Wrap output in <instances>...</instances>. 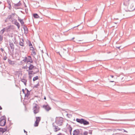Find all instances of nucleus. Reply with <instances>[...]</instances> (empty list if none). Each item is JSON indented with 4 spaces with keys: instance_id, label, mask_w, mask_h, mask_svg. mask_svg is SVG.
Returning a JSON list of instances; mask_svg holds the SVG:
<instances>
[{
    "instance_id": "1",
    "label": "nucleus",
    "mask_w": 135,
    "mask_h": 135,
    "mask_svg": "<svg viewBox=\"0 0 135 135\" xmlns=\"http://www.w3.org/2000/svg\"><path fill=\"white\" fill-rule=\"evenodd\" d=\"M33 110L34 114H36L39 112L40 110V107L36 104H33Z\"/></svg>"
},
{
    "instance_id": "2",
    "label": "nucleus",
    "mask_w": 135,
    "mask_h": 135,
    "mask_svg": "<svg viewBox=\"0 0 135 135\" xmlns=\"http://www.w3.org/2000/svg\"><path fill=\"white\" fill-rule=\"evenodd\" d=\"M63 122V118L59 117L56 118L55 120V123L58 126H61L62 125Z\"/></svg>"
},
{
    "instance_id": "3",
    "label": "nucleus",
    "mask_w": 135,
    "mask_h": 135,
    "mask_svg": "<svg viewBox=\"0 0 135 135\" xmlns=\"http://www.w3.org/2000/svg\"><path fill=\"white\" fill-rule=\"evenodd\" d=\"M23 58L24 59L22 61H23L25 62H26V63L28 64H29V62L30 63H33V60L31 56H28L27 57H25Z\"/></svg>"
},
{
    "instance_id": "4",
    "label": "nucleus",
    "mask_w": 135,
    "mask_h": 135,
    "mask_svg": "<svg viewBox=\"0 0 135 135\" xmlns=\"http://www.w3.org/2000/svg\"><path fill=\"white\" fill-rule=\"evenodd\" d=\"M6 123V118L5 117H2L0 118V125L4 126Z\"/></svg>"
},
{
    "instance_id": "5",
    "label": "nucleus",
    "mask_w": 135,
    "mask_h": 135,
    "mask_svg": "<svg viewBox=\"0 0 135 135\" xmlns=\"http://www.w3.org/2000/svg\"><path fill=\"white\" fill-rule=\"evenodd\" d=\"M36 120L34 124V126L36 127L38 126L39 123L41 120V118L40 117H36Z\"/></svg>"
},
{
    "instance_id": "6",
    "label": "nucleus",
    "mask_w": 135,
    "mask_h": 135,
    "mask_svg": "<svg viewBox=\"0 0 135 135\" xmlns=\"http://www.w3.org/2000/svg\"><path fill=\"white\" fill-rule=\"evenodd\" d=\"M52 125L53 129L54 132H56L61 129V128L58 126L56 125L55 123H53Z\"/></svg>"
},
{
    "instance_id": "7",
    "label": "nucleus",
    "mask_w": 135,
    "mask_h": 135,
    "mask_svg": "<svg viewBox=\"0 0 135 135\" xmlns=\"http://www.w3.org/2000/svg\"><path fill=\"white\" fill-rule=\"evenodd\" d=\"M15 14V13H12L9 15L7 18V19H9L10 21L13 22H14V21H15V19L13 18L14 17Z\"/></svg>"
},
{
    "instance_id": "8",
    "label": "nucleus",
    "mask_w": 135,
    "mask_h": 135,
    "mask_svg": "<svg viewBox=\"0 0 135 135\" xmlns=\"http://www.w3.org/2000/svg\"><path fill=\"white\" fill-rule=\"evenodd\" d=\"M42 108L47 112L49 111L51 109V108L48 105H44L42 106Z\"/></svg>"
},
{
    "instance_id": "9",
    "label": "nucleus",
    "mask_w": 135,
    "mask_h": 135,
    "mask_svg": "<svg viewBox=\"0 0 135 135\" xmlns=\"http://www.w3.org/2000/svg\"><path fill=\"white\" fill-rule=\"evenodd\" d=\"M80 131L79 129H76L75 130L73 133V135H78L80 134Z\"/></svg>"
},
{
    "instance_id": "10",
    "label": "nucleus",
    "mask_w": 135,
    "mask_h": 135,
    "mask_svg": "<svg viewBox=\"0 0 135 135\" xmlns=\"http://www.w3.org/2000/svg\"><path fill=\"white\" fill-rule=\"evenodd\" d=\"M83 118H76V122L78 123H79L81 124H83Z\"/></svg>"
},
{
    "instance_id": "11",
    "label": "nucleus",
    "mask_w": 135,
    "mask_h": 135,
    "mask_svg": "<svg viewBox=\"0 0 135 135\" xmlns=\"http://www.w3.org/2000/svg\"><path fill=\"white\" fill-rule=\"evenodd\" d=\"M27 71L28 72V74L29 75L32 74H34L37 73V72H34L30 70H27Z\"/></svg>"
},
{
    "instance_id": "12",
    "label": "nucleus",
    "mask_w": 135,
    "mask_h": 135,
    "mask_svg": "<svg viewBox=\"0 0 135 135\" xmlns=\"http://www.w3.org/2000/svg\"><path fill=\"white\" fill-rule=\"evenodd\" d=\"M23 28L25 31V33L27 34L28 32V29L27 27L25 25L23 26Z\"/></svg>"
},
{
    "instance_id": "13",
    "label": "nucleus",
    "mask_w": 135,
    "mask_h": 135,
    "mask_svg": "<svg viewBox=\"0 0 135 135\" xmlns=\"http://www.w3.org/2000/svg\"><path fill=\"white\" fill-rule=\"evenodd\" d=\"M14 21L15 22L14 24L17 26L18 29H19L20 27V25L19 23L17 22V20L15 19V21Z\"/></svg>"
},
{
    "instance_id": "14",
    "label": "nucleus",
    "mask_w": 135,
    "mask_h": 135,
    "mask_svg": "<svg viewBox=\"0 0 135 135\" xmlns=\"http://www.w3.org/2000/svg\"><path fill=\"white\" fill-rule=\"evenodd\" d=\"M9 45L11 50L13 51L14 49V46L13 43L12 42L10 43L9 44Z\"/></svg>"
},
{
    "instance_id": "15",
    "label": "nucleus",
    "mask_w": 135,
    "mask_h": 135,
    "mask_svg": "<svg viewBox=\"0 0 135 135\" xmlns=\"http://www.w3.org/2000/svg\"><path fill=\"white\" fill-rule=\"evenodd\" d=\"M18 20L20 22L21 25L22 26L24 24V22L22 19H21V18L18 16Z\"/></svg>"
},
{
    "instance_id": "16",
    "label": "nucleus",
    "mask_w": 135,
    "mask_h": 135,
    "mask_svg": "<svg viewBox=\"0 0 135 135\" xmlns=\"http://www.w3.org/2000/svg\"><path fill=\"white\" fill-rule=\"evenodd\" d=\"M89 124V122L87 121L86 120L83 119V124L84 125H86Z\"/></svg>"
},
{
    "instance_id": "17",
    "label": "nucleus",
    "mask_w": 135,
    "mask_h": 135,
    "mask_svg": "<svg viewBox=\"0 0 135 135\" xmlns=\"http://www.w3.org/2000/svg\"><path fill=\"white\" fill-rule=\"evenodd\" d=\"M21 81L24 83L25 86H26L27 82V80L26 79H21Z\"/></svg>"
},
{
    "instance_id": "18",
    "label": "nucleus",
    "mask_w": 135,
    "mask_h": 135,
    "mask_svg": "<svg viewBox=\"0 0 135 135\" xmlns=\"http://www.w3.org/2000/svg\"><path fill=\"white\" fill-rule=\"evenodd\" d=\"M30 66L28 68V70H32L34 67V66L32 64H30Z\"/></svg>"
},
{
    "instance_id": "19",
    "label": "nucleus",
    "mask_w": 135,
    "mask_h": 135,
    "mask_svg": "<svg viewBox=\"0 0 135 135\" xmlns=\"http://www.w3.org/2000/svg\"><path fill=\"white\" fill-rule=\"evenodd\" d=\"M8 61L9 64L10 65H13L15 64L14 61L11 60L9 59H8Z\"/></svg>"
},
{
    "instance_id": "20",
    "label": "nucleus",
    "mask_w": 135,
    "mask_h": 135,
    "mask_svg": "<svg viewBox=\"0 0 135 135\" xmlns=\"http://www.w3.org/2000/svg\"><path fill=\"white\" fill-rule=\"evenodd\" d=\"M56 38L57 39L56 40V42H59L62 41H61L60 39V37L58 35L56 37Z\"/></svg>"
},
{
    "instance_id": "21",
    "label": "nucleus",
    "mask_w": 135,
    "mask_h": 135,
    "mask_svg": "<svg viewBox=\"0 0 135 135\" xmlns=\"http://www.w3.org/2000/svg\"><path fill=\"white\" fill-rule=\"evenodd\" d=\"M68 129H69V132L70 133L71 135V131L72 130V127L70 125H69V126Z\"/></svg>"
},
{
    "instance_id": "22",
    "label": "nucleus",
    "mask_w": 135,
    "mask_h": 135,
    "mask_svg": "<svg viewBox=\"0 0 135 135\" xmlns=\"http://www.w3.org/2000/svg\"><path fill=\"white\" fill-rule=\"evenodd\" d=\"M33 16L34 18H39L40 17L38 15L37 13L34 14Z\"/></svg>"
},
{
    "instance_id": "23",
    "label": "nucleus",
    "mask_w": 135,
    "mask_h": 135,
    "mask_svg": "<svg viewBox=\"0 0 135 135\" xmlns=\"http://www.w3.org/2000/svg\"><path fill=\"white\" fill-rule=\"evenodd\" d=\"M21 3L20 2V1L18 3L16 4H14V6H21Z\"/></svg>"
},
{
    "instance_id": "24",
    "label": "nucleus",
    "mask_w": 135,
    "mask_h": 135,
    "mask_svg": "<svg viewBox=\"0 0 135 135\" xmlns=\"http://www.w3.org/2000/svg\"><path fill=\"white\" fill-rule=\"evenodd\" d=\"M88 132L86 131H85L83 133H80V134L82 135H88Z\"/></svg>"
},
{
    "instance_id": "25",
    "label": "nucleus",
    "mask_w": 135,
    "mask_h": 135,
    "mask_svg": "<svg viewBox=\"0 0 135 135\" xmlns=\"http://www.w3.org/2000/svg\"><path fill=\"white\" fill-rule=\"evenodd\" d=\"M131 7H132V11L134 10L135 8V6L134 4H132V5H131Z\"/></svg>"
},
{
    "instance_id": "26",
    "label": "nucleus",
    "mask_w": 135,
    "mask_h": 135,
    "mask_svg": "<svg viewBox=\"0 0 135 135\" xmlns=\"http://www.w3.org/2000/svg\"><path fill=\"white\" fill-rule=\"evenodd\" d=\"M30 94V93H28L27 92L26 93H25V97L28 98L29 95Z\"/></svg>"
},
{
    "instance_id": "27",
    "label": "nucleus",
    "mask_w": 135,
    "mask_h": 135,
    "mask_svg": "<svg viewBox=\"0 0 135 135\" xmlns=\"http://www.w3.org/2000/svg\"><path fill=\"white\" fill-rule=\"evenodd\" d=\"M31 50L32 51V55L34 56H35L36 55V53L35 50L33 49V50Z\"/></svg>"
},
{
    "instance_id": "28",
    "label": "nucleus",
    "mask_w": 135,
    "mask_h": 135,
    "mask_svg": "<svg viewBox=\"0 0 135 135\" xmlns=\"http://www.w3.org/2000/svg\"><path fill=\"white\" fill-rule=\"evenodd\" d=\"M38 76H36L33 78V81H34L37 80L38 79Z\"/></svg>"
},
{
    "instance_id": "29",
    "label": "nucleus",
    "mask_w": 135,
    "mask_h": 135,
    "mask_svg": "<svg viewBox=\"0 0 135 135\" xmlns=\"http://www.w3.org/2000/svg\"><path fill=\"white\" fill-rule=\"evenodd\" d=\"M5 28H4L3 29L1 30L0 31V33L2 35L4 33L5 30Z\"/></svg>"
},
{
    "instance_id": "30",
    "label": "nucleus",
    "mask_w": 135,
    "mask_h": 135,
    "mask_svg": "<svg viewBox=\"0 0 135 135\" xmlns=\"http://www.w3.org/2000/svg\"><path fill=\"white\" fill-rule=\"evenodd\" d=\"M19 44L20 45L23 47L24 46V43L21 41L20 42Z\"/></svg>"
},
{
    "instance_id": "31",
    "label": "nucleus",
    "mask_w": 135,
    "mask_h": 135,
    "mask_svg": "<svg viewBox=\"0 0 135 135\" xmlns=\"http://www.w3.org/2000/svg\"><path fill=\"white\" fill-rule=\"evenodd\" d=\"M4 132V131L3 130V128H0V133L1 132L3 133Z\"/></svg>"
},
{
    "instance_id": "32",
    "label": "nucleus",
    "mask_w": 135,
    "mask_h": 135,
    "mask_svg": "<svg viewBox=\"0 0 135 135\" xmlns=\"http://www.w3.org/2000/svg\"><path fill=\"white\" fill-rule=\"evenodd\" d=\"M40 86L39 83H38L37 84L34 85V87L35 88H37L38 86Z\"/></svg>"
},
{
    "instance_id": "33",
    "label": "nucleus",
    "mask_w": 135,
    "mask_h": 135,
    "mask_svg": "<svg viewBox=\"0 0 135 135\" xmlns=\"http://www.w3.org/2000/svg\"><path fill=\"white\" fill-rule=\"evenodd\" d=\"M3 40V36L2 35H0V41H2Z\"/></svg>"
},
{
    "instance_id": "34",
    "label": "nucleus",
    "mask_w": 135,
    "mask_h": 135,
    "mask_svg": "<svg viewBox=\"0 0 135 135\" xmlns=\"http://www.w3.org/2000/svg\"><path fill=\"white\" fill-rule=\"evenodd\" d=\"M28 44H29V46H32V44L31 43V42L30 41H28Z\"/></svg>"
},
{
    "instance_id": "35",
    "label": "nucleus",
    "mask_w": 135,
    "mask_h": 135,
    "mask_svg": "<svg viewBox=\"0 0 135 135\" xmlns=\"http://www.w3.org/2000/svg\"><path fill=\"white\" fill-rule=\"evenodd\" d=\"M27 68H28V67L27 66V65L25 66H23L22 67V68L23 69H26Z\"/></svg>"
},
{
    "instance_id": "36",
    "label": "nucleus",
    "mask_w": 135,
    "mask_h": 135,
    "mask_svg": "<svg viewBox=\"0 0 135 135\" xmlns=\"http://www.w3.org/2000/svg\"><path fill=\"white\" fill-rule=\"evenodd\" d=\"M3 130L4 131V132H5L7 130V128L6 126V127L4 128H3Z\"/></svg>"
},
{
    "instance_id": "37",
    "label": "nucleus",
    "mask_w": 135,
    "mask_h": 135,
    "mask_svg": "<svg viewBox=\"0 0 135 135\" xmlns=\"http://www.w3.org/2000/svg\"><path fill=\"white\" fill-rule=\"evenodd\" d=\"M88 133L90 134H92V131L91 130H89V132H88Z\"/></svg>"
},
{
    "instance_id": "38",
    "label": "nucleus",
    "mask_w": 135,
    "mask_h": 135,
    "mask_svg": "<svg viewBox=\"0 0 135 135\" xmlns=\"http://www.w3.org/2000/svg\"><path fill=\"white\" fill-rule=\"evenodd\" d=\"M7 2L8 4L9 5H10L11 2L9 1V0H7Z\"/></svg>"
},
{
    "instance_id": "39",
    "label": "nucleus",
    "mask_w": 135,
    "mask_h": 135,
    "mask_svg": "<svg viewBox=\"0 0 135 135\" xmlns=\"http://www.w3.org/2000/svg\"><path fill=\"white\" fill-rule=\"evenodd\" d=\"M88 26L90 27H92L94 26V24L90 25V24H88Z\"/></svg>"
},
{
    "instance_id": "40",
    "label": "nucleus",
    "mask_w": 135,
    "mask_h": 135,
    "mask_svg": "<svg viewBox=\"0 0 135 135\" xmlns=\"http://www.w3.org/2000/svg\"><path fill=\"white\" fill-rule=\"evenodd\" d=\"M56 135H65V134H62L61 133H59L58 134Z\"/></svg>"
},
{
    "instance_id": "41",
    "label": "nucleus",
    "mask_w": 135,
    "mask_h": 135,
    "mask_svg": "<svg viewBox=\"0 0 135 135\" xmlns=\"http://www.w3.org/2000/svg\"><path fill=\"white\" fill-rule=\"evenodd\" d=\"M30 50H33V49H34V48L33 47L32 45V46H30Z\"/></svg>"
},
{
    "instance_id": "42",
    "label": "nucleus",
    "mask_w": 135,
    "mask_h": 135,
    "mask_svg": "<svg viewBox=\"0 0 135 135\" xmlns=\"http://www.w3.org/2000/svg\"><path fill=\"white\" fill-rule=\"evenodd\" d=\"M118 131H122L123 132H124V129H119L118 130Z\"/></svg>"
},
{
    "instance_id": "43",
    "label": "nucleus",
    "mask_w": 135,
    "mask_h": 135,
    "mask_svg": "<svg viewBox=\"0 0 135 135\" xmlns=\"http://www.w3.org/2000/svg\"><path fill=\"white\" fill-rule=\"evenodd\" d=\"M120 22V21L119 20L117 22H114V23L115 24H117L118 23Z\"/></svg>"
},
{
    "instance_id": "44",
    "label": "nucleus",
    "mask_w": 135,
    "mask_h": 135,
    "mask_svg": "<svg viewBox=\"0 0 135 135\" xmlns=\"http://www.w3.org/2000/svg\"><path fill=\"white\" fill-rule=\"evenodd\" d=\"M119 129H113V131L114 132L115 131H116L117 130H118Z\"/></svg>"
},
{
    "instance_id": "45",
    "label": "nucleus",
    "mask_w": 135,
    "mask_h": 135,
    "mask_svg": "<svg viewBox=\"0 0 135 135\" xmlns=\"http://www.w3.org/2000/svg\"><path fill=\"white\" fill-rule=\"evenodd\" d=\"M7 57H6V56H5V57H4L3 58V59L5 60H6V59H7Z\"/></svg>"
},
{
    "instance_id": "46",
    "label": "nucleus",
    "mask_w": 135,
    "mask_h": 135,
    "mask_svg": "<svg viewBox=\"0 0 135 135\" xmlns=\"http://www.w3.org/2000/svg\"><path fill=\"white\" fill-rule=\"evenodd\" d=\"M24 133H26V135H27V132L25 131V129H24Z\"/></svg>"
},
{
    "instance_id": "47",
    "label": "nucleus",
    "mask_w": 135,
    "mask_h": 135,
    "mask_svg": "<svg viewBox=\"0 0 135 135\" xmlns=\"http://www.w3.org/2000/svg\"><path fill=\"white\" fill-rule=\"evenodd\" d=\"M0 50H1L2 51V52H3V51H4V50L2 49V48H1L0 49Z\"/></svg>"
},
{
    "instance_id": "48",
    "label": "nucleus",
    "mask_w": 135,
    "mask_h": 135,
    "mask_svg": "<svg viewBox=\"0 0 135 135\" xmlns=\"http://www.w3.org/2000/svg\"><path fill=\"white\" fill-rule=\"evenodd\" d=\"M9 9H10L11 8V4H10V5H9Z\"/></svg>"
},
{
    "instance_id": "49",
    "label": "nucleus",
    "mask_w": 135,
    "mask_h": 135,
    "mask_svg": "<svg viewBox=\"0 0 135 135\" xmlns=\"http://www.w3.org/2000/svg\"><path fill=\"white\" fill-rule=\"evenodd\" d=\"M22 92H23V93L25 94V91H24V89H22Z\"/></svg>"
},
{
    "instance_id": "50",
    "label": "nucleus",
    "mask_w": 135,
    "mask_h": 135,
    "mask_svg": "<svg viewBox=\"0 0 135 135\" xmlns=\"http://www.w3.org/2000/svg\"><path fill=\"white\" fill-rule=\"evenodd\" d=\"M107 119L109 120H114V119Z\"/></svg>"
},
{
    "instance_id": "51",
    "label": "nucleus",
    "mask_w": 135,
    "mask_h": 135,
    "mask_svg": "<svg viewBox=\"0 0 135 135\" xmlns=\"http://www.w3.org/2000/svg\"><path fill=\"white\" fill-rule=\"evenodd\" d=\"M27 92H28V93H30V91H29L28 90H27Z\"/></svg>"
},
{
    "instance_id": "52",
    "label": "nucleus",
    "mask_w": 135,
    "mask_h": 135,
    "mask_svg": "<svg viewBox=\"0 0 135 135\" xmlns=\"http://www.w3.org/2000/svg\"><path fill=\"white\" fill-rule=\"evenodd\" d=\"M124 132H127V131H126L124 129Z\"/></svg>"
},
{
    "instance_id": "53",
    "label": "nucleus",
    "mask_w": 135,
    "mask_h": 135,
    "mask_svg": "<svg viewBox=\"0 0 135 135\" xmlns=\"http://www.w3.org/2000/svg\"><path fill=\"white\" fill-rule=\"evenodd\" d=\"M110 76L112 78H113V77H114V76L113 75H110Z\"/></svg>"
},
{
    "instance_id": "54",
    "label": "nucleus",
    "mask_w": 135,
    "mask_h": 135,
    "mask_svg": "<svg viewBox=\"0 0 135 135\" xmlns=\"http://www.w3.org/2000/svg\"><path fill=\"white\" fill-rule=\"evenodd\" d=\"M2 108L1 107V106H0V110H2Z\"/></svg>"
},
{
    "instance_id": "55",
    "label": "nucleus",
    "mask_w": 135,
    "mask_h": 135,
    "mask_svg": "<svg viewBox=\"0 0 135 135\" xmlns=\"http://www.w3.org/2000/svg\"><path fill=\"white\" fill-rule=\"evenodd\" d=\"M79 25H77V26H76L74 27H73V28H75V27H78V26H79Z\"/></svg>"
},
{
    "instance_id": "56",
    "label": "nucleus",
    "mask_w": 135,
    "mask_h": 135,
    "mask_svg": "<svg viewBox=\"0 0 135 135\" xmlns=\"http://www.w3.org/2000/svg\"><path fill=\"white\" fill-rule=\"evenodd\" d=\"M22 42H23V43H24V40L23 39H22Z\"/></svg>"
},
{
    "instance_id": "57",
    "label": "nucleus",
    "mask_w": 135,
    "mask_h": 135,
    "mask_svg": "<svg viewBox=\"0 0 135 135\" xmlns=\"http://www.w3.org/2000/svg\"><path fill=\"white\" fill-rule=\"evenodd\" d=\"M117 48H118L119 49H120V47L119 46V47H117Z\"/></svg>"
},
{
    "instance_id": "58",
    "label": "nucleus",
    "mask_w": 135,
    "mask_h": 135,
    "mask_svg": "<svg viewBox=\"0 0 135 135\" xmlns=\"http://www.w3.org/2000/svg\"><path fill=\"white\" fill-rule=\"evenodd\" d=\"M66 115L67 116H68V115H70V114H67Z\"/></svg>"
},
{
    "instance_id": "59",
    "label": "nucleus",
    "mask_w": 135,
    "mask_h": 135,
    "mask_svg": "<svg viewBox=\"0 0 135 135\" xmlns=\"http://www.w3.org/2000/svg\"><path fill=\"white\" fill-rule=\"evenodd\" d=\"M44 99H45V100H46V98L45 97L44 98Z\"/></svg>"
},
{
    "instance_id": "60",
    "label": "nucleus",
    "mask_w": 135,
    "mask_h": 135,
    "mask_svg": "<svg viewBox=\"0 0 135 135\" xmlns=\"http://www.w3.org/2000/svg\"><path fill=\"white\" fill-rule=\"evenodd\" d=\"M90 20H88V22H90Z\"/></svg>"
},
{
    "instance_id": "61",
    "label": "nucleus",
    "mask_w": 135,
    "mask_h": 135,
    "mask_svg": "<svg viewBox=\"0 0 135 135\" xmlns=\"http://www.w3.org/2000/svg\"><path fill=\"white\" fill-rule=\"evenodd\" d=\"M83 40H78V41H82Z\"/></svg>"
},
{
    "instance_id": "62",
    "label": "nucleus",
    "mask_w": 135,
    "mask_h": 135,
    "mask_svg": "<svg viewBox=\"0 0 135 135\" xmlns=\"http://www.w3.org/2000/svg\"><path fill=\"white\" fill-rule=\"evenodd\" d=\"M25 7H26V4H25Z\"/></svg>"
},
{
    "instance_id": "63",
    "label": "nucleus",
    "mask_w": 135,
    "mask_h": 135,
    "mask_svg": "<svg viewBox=\"0 0 135 135\" xmlns=\"http://www.w3.org/2000/svg\"><path fill=\"white\" fill-rule=\"evenodd\" d=\"M110 82H114V81H111Z\"/></svg>"
},
{
    "instance_id": "64",
    "label": "nucleus",
    "mask_w": 135,
    "mask_h": 135,
    "mask_svg": "<svg viewBox=\"0 0 135 135\" xmlns=\"http://www.w3.org/2000/svg\"><path fill=\"white\" fill-rule=\"evenodd\" d=\"M25 90H28L26 88H25Z\"/></svg>"
}]
</instances>
